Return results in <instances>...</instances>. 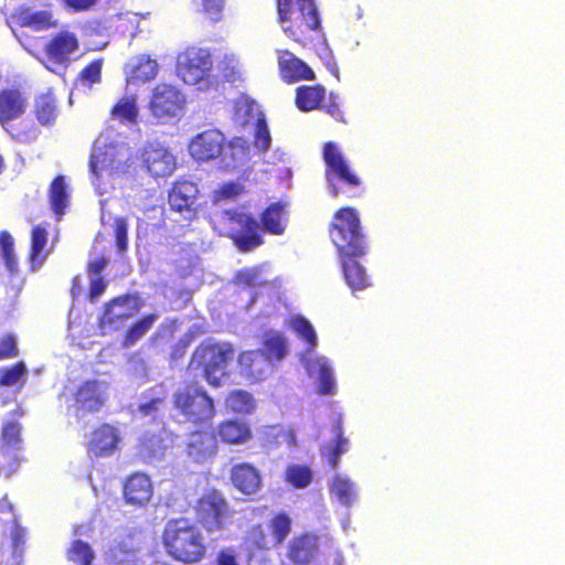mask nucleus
<instances>
[{"mask_svg": "<svg viewBox=\"0 0 565 565\" xmlns=\"http://www.w3.org/2000/svg\"><path fill=\"white\" fill-rule=\"evenodd\" d=\"M28 108V98L19 88H3L0 90V125L15 140L25 141L34 137L31 130L21 129L13 124L24 115Z\"/></svg>", "mask_w": 565, "mask_h": 565, "instance_id": "obj_10", "label": "nucleus"}, {"mask_svg": "<svg viewBox=\"0 0 565 565\" xmlns=\"http://www.w3.org/2000/svg\"><path fill=\"white\" fill-rule=\"evenodd\" d=\"M334 437V444L324 447L321 451L331 469L338 467L340 457L349 449V440L343 436L341 425L337 426Z\"/></svg>", "mask_w": 565, "mask_h": 565, "instance_id": "obj_40", "label": "nucleus"}, {"mask_svg": "<svg viewBox=\"0 0 565 565\" xmlns=\"http://www.w3.org/2000/svg\"><path fill=\"white\" fill-rule=\"evenodd\" d=\"M334 391H335V384H334L332 370L326 364L320 365V367H319V388H318L319 394L329 395V394H333Z\"/></svg>", "mask_w": 565, "mask_h": 565, "instance_id": "obj_52", "label": "nucleus"}, {"mask_svg": "<svg viewBox=\"0 0 565 565\" xmlns=\"http://www.w3.org/2000/svg\"><path fill=\"white\" fill-rule=\"evenodd\" d=\"M277 20L294 42L307 46L321 34V20L315 0H275Z\"/></svg>", "mask_w": 565, "mask_h": 565, "instance_id": "obj_3", "label": "nucleus"}, {"mask_svg": "<svg viewBox=\"0 0 565 565\" xmlns=\"http://www.w3.org/2000/svg\"><path fill=\"white\" fill-rule=\"evenodd\" d=\"M137 299L136 296L126 294L106 302L97 323L100 334L106 335L122 329L139 309Z\"/></svg>", "mask_w": 565, "mask_h": 565, "instance_id": "obj_12", "label": "nucleus"}, {"mask_svg": "<svg viewBox=\"0 0 565 565\" xmlns=\"http://www.w3.org/2000/svg\"><path fill=\"white\" fill-rule=\"evenodd\" d=\"M158 75V63L146 54L136 57L127 72V83L143 84L154 79Z\"/></svg>", "mask_w": 565, "mask_h": 565, "instance_id": "obj_28", "label": "nucleus"}, {"mask_svg": "<svg viewBox=\"0 0 565 565\" xmlns=\"http://www.w3.org/2000/svg\"><path fill=\"white\" fill-rule=\"evenodd\" d=\"M25 374L26 366L22 361L0 367V387L15 385Z\"/></svg>", "mask_w": 565, "mask_h": 565, "instance_id": "obj_48", "label": "nucleus"}, {"mask_svg": "<svg viewBox=\"0 0 565 565\" xmlns=\"http://www.w3.org/2000/svg\"><path fill=\"white\" fill-rule=\"evenodd\" d=\"M330 491L344 505H351L355 499L353 483L348 478L335 476L331 482Z\"/></svg>", "mask_w": 565, "mask_h": 565, "instance_id": "obj_46", "label": "nucleus"}, {"mask_svg": "<svg viewBox=\"0 0 565 565\" xmlns=\"http://www.w3.org/2000/svg\"><path fill=\"white\" fill-rule=\"evenodd\" d=\"M209 50L190 46L178 55L177 73L188 85H195L209 77L212 70Z\"/></svg>", "mask_w": 565, "mask_h": 565, "instance_id": "obj_14", "label": "nucleus"}, {"mask_svg": "<svg viewBox=\"0 0 565 565\" xmlns=\"http://www.w3.org/2000/svg\"><path fill=\"white\" fill-rule=\"evenodd\" d=\"M234 279L237 285L248 288L268 285V281L263 277V268L260 266L242 268L235 274Z\"/></svg>", "mask_w": 565, "mask_h": 565, "instance_id": "obj_44", "label": "nucleus"}, {"mask_svg": "<svg viewBox=\"0 0 565 565\" xmlns=\"http://www.w3.org/2000/svg\"><path fill=\"white\" fill-rule=\"evenodd\" d=\"M119 443L118 429L108 423H103L89 433L85 448L92 457L105 458L115 454Z\"/></svg>", "mask_w": 565, "mask_h": 565, "instance_id": "obj_16", "label": "nucleus"}, {"mask_svg": "<svg viewBox=\"0 0 565 565\" xmlns=\"http://www.w3.org/2000/svg\"><path fill=\"white\" fill-rule=\"evenodd\" d=\"M230 479L233 487L245 495H252L262 488V476L258 469L249 462H239L232 466Z\"/></svg>", "mask_w": 565, "mask_h": 565, "instance_id": "obj_23", "label": "nucleus"}, {"mask_svg": "<svg viewBox=\"0 0 565 565\" xmlns=\"http://www.w3.org/2000/svg\"><path fill=\"white\" fill-rule=\"evenodd\" d=\"M318 548V536L311 532H303L289 541L287 557L294 565H310Z\"/></svg>", "mask_w": 565, "mask_h": 565, "instance_id": "obj_21", "label": "nucleus"}, {"mask_svg": "<svg viewBox=\"0 0 565 565\" xmlns=\"http://www.w3.org/2000/svg\"><path fill=\"white\" fill-rule=\"evenodd\" d=\"M139 115L136 96H124L110 110L113 119L120 122H136Z\"/></svg>", "mask_w": 565, "mask_h": 565, "instance_id": "obj_38", "label": "nucleus"}, {"mask_svg": "<svg viewBox=\"0 0 565 565\" xmlns=\"http://www.w3.org/2000/svg\"><path fill=\"white\" fill-rule=\"evenodd\" d=\"M65 8L73 12H83L94 8L98 0H62Z\"/></svg>", "mask_w": 565, "mask_h": 565, "instance_id": "obj_59", "label": "nucleus"}, {"mask_svg": "<svg viewBox=\"0 0 565 565\" xmlns=\"http://www.w3.org/2000/svg\"><path fill=\"white\" fill-rule=\"evenodd\" d=\"M286 481L297 489H303L311 483L312 471L308 466L290 465L286 469Z\"/></svg>", "mask_w": 565, "mask_h": 565, "instance_id": "obj_47", "label": "nucleus"}, {"mask_svg": "<svg viewBox=\"0 0 565 565\" xmlns=\"http://www.w3.org/2000/svg\"><path fill=\"white\" fill-rule=\"evenodd\" d=\"M79 50V40L75 32L60 30L45 43L41 60L42 64L51 72L56 67L66 68L74 55Z\"/></svg>", "mask_w": 565, "mask_h": 565, "instance_id": "obj_11", "label": "nucleus"}, {"mask_svg": "<svg viewBox=\"0 0 565 565\" xmlns=\"http://www.w3.org/2000/svg\"><path fill=\"white\" fill-rule=\"evenodd\" d=\"M234 347L231 343L205 340L193 351L189 367L201 370L205 381L213 387L221 385V375L228 363L234 359Z\"/></svg>", "mask_w": 565, "mask_h": 565, "instance_id": "obj_5", "label": "nucleus"}, {"mask_svg": "<svg viewBox=\"0 0 565 565\" xmlns=\"http://www.w3.org/2000/svg\"><path fill=\"white\" fill-rule=\"evenodd\" d=\"M190 343H191V339L189 337H183V338L179 339L171 347L170 360L171 361H178V360L182 359L185 355L186 350H188Z\"/></svg>", "mask_w": 565, "mask_h": 565, "instance_id": "obj_58", "label": "nucleus"}, {"mask_svg": "<svg viewBox=\"0 0 565 565\" xmlns=\"http://www.w3.org/2000/svg\"><path fill=\"white\" fill-rule=\"evenodd\" d=\"M189 152L198 162L218 159L223 168L235 169L248 159L249 145L241 137L226 141L218 129H206L191 139Z\"/></svg>", "mask_w": 565, "mask_h": 565, "instance_id": "obj_2", "label": "nucleus"}, {"mask_svg": "<svg viewBox=\"0 0 565 565\" xmlns=\"http://www.w3.org/2000/svg\"><path fill=\"white\" fill-rule=\"evenodd\" d=\"M0 249L2 255L14 252L13 238L11 234L7 231L0 232Z\"/></svg>", "mask_w": 565, "mask_h": 565, "instance_id": "obj_62", "label": "nucleus"}, {"mask_svg": "<svg viewBox=\"0 0 565 565\" xmlns=\"http://www.w3.org/2000/svg\"><path fill=\"white\" fill-rule=\"evenodd\" d=\"M244 191L243 184L230 181L221 184L216 193L218 199H235L244 193Z\"/></svg>", "mask_w": 565, "mask_h": 565, "instance_id": "obj_55", "label": "nucleus"}, {"mask_svg": "<svg viewBox=\"0 0 565 565\" xmlns=\"http://www.w3.org/2000/svg\"><path fill=\"white\" fill-rule=\"evenodd\" d=\"M49 233L42 225H35L31 232V247L29 259L32 264V269L41 266L47 257L45 246L47 244Z\"/></svg>", "mask_w": 565, "mask_h": 565, "instance_id": "obj_31", "label": "nucleus"}, {"mask_svg": "<svg viewBox=\"0 0 565 565\" xmlns=\"http://www.w3.org/2000/svg\"><path fill=\"white\" fill-rule=\"evenodd\" d=\"M49 200L52 211L56 215H63L68 205V191L64 175H56L49 189Z\"/></svg>", "mask_w": 565, "mask_h": 565, "instance_id": "obj_32", "label": "nucleus"}, {"mask_svg": "<svg viewBox=\"0 0 565 565\" xmlns=\"http://www.w3.org/2000/svg\"><path fill=\"white\" fill-rule=\"evenodd\" d=\"M263 351L267 360L280 361L287 353V341L280 332H273L265 335Z\"/></svg>", "mask_w": 565, "mask_h": 565, "instance_id": "obj_39", "label": "nucleus"}, {"mask_svg": "<svg viewBox=\"0 0 565 565\" xmlns=\"http://www.w3.org/2000/svg\"><path fill=\"white\" fill-rule=\"evenodd\" d=\"M277 65L280 79L286 84L315 81V71L289 50H277Z\"/></svg>", "mask_w": 565, "mask_h": 565, "instance_id": "obj_17", "label": "nucleus"}, {"mask_svg": "<svg viewBox=\"0 0 565 565\" xmlns=\"http://www.w3.org/2000/svg\"><path fill=\"white\" fill-rule=\"evenodd\" d=\"M17 20L21 26H29L34 30H47L57 26L53 13L47 10L32 11L29 8H22L17 13Z\"/></svg>", "mask_w": 565, "mask_h": 565, "instance_id": "obj_29", "label": "nucleus"}, {"mask_svg": "<svg viewBox=\"0 0 565 565\" xmlns=\"http://www.w3.org/2000/svg\"><path fill=\"white\" fill-rule=\"evenodd\" d=\"M263 363L259 354L254 351H247L239 354L238 364L241 372L253 381H259L263 379L264 372L258 366Z\"/></svg>", "mask_w": 565, "mask_h": 565, "instance_id": "obj_43", "label": "nucleus"}, {"mask_svg": "<svg viewBox=\"0 0 565 565\" xmlns=\"http://www.w3.org/2000/svg\"><path fill=\"white\" fill-rule=\"evenodd\" d=\"M321 109H323L327 114L332 116L334 119H337L339 121H345L343 111L341 109L340 98H339L338 94L330 92L328 95L327 103L324 105L322 104Z\"/></svg>", "mask_w": 565, "mask_h": 565, "instance_id": "obj_54", "label": "nucleus"}, {"mask_svg": "<svg viewBox=\"0 0 565 565\" xmlns=\"http://www.w3.org/2000/svg\"><path fill=\"white\" fill-rule=\"evenodd\" d=\"M226 236L241 253H249L264 244L259 222L250 213L225 211Z\"/></svg>", "mask_w": 565, "mask_h": 565, "instance_id": "obj_9", "label": "nucleus"}, {"mask_svg": "<svg viewBox=\"0 0 565 565\" xmlns=\"http://www.w3.org/2000/svg\"><path fill=\"white\" fill-rule=\"evenodd\" d=\"M19 348L13 334L7 333L0 338V361L17 358Z\"/></svg>", "mask_w": 565, "mask_h": 565, "instance_id": "obj_53", "label": "nucleus"}, {"mask_svg": "<svg viewBox=\"0 0 565 565\" xmlns=\"http://www.w3.org/2000/svg\"><path fill=\"white\" fill-rule=\"evenodd\" d=\"M268 534L271 543V547H280L292 529V520L290 515L284 511L275 513L268 521Z\"/></svg>", "mask_w": 565, "mask_h": 565, "instance_id": "obj_30", "label": "nucleus"}, {"mask_svg": "<svg viewBox=\"0 0 565 565\" xmlns=\"http://www.w3.org/2000/svg\"><path fill=\"white\" fill-rule=\"evenodd\" d=\"M253 143L260 152H266L270 148L271 137L264 116L256 119Z\"/></svg>", "mask_w": 565, "mask_h": 565, "instance_id": "obj_49", "label": "nucleus"}, {"mask_svg": "<svg viewBox=\"0 0 565 565\" xmlns=\"http://www.w3.org/2000/svg\"><path fill=\"white\" fill-rule=\"evenodd\" d=\"M142 162L153 178H164L175 169V160L171 152L158 146H148L142 152Z\"/></svg>", "mask_w": 565, "mask_h": 565, "instance_id": "obj_22", "label": "nucleus"}, {"mask_svg": "<svg viewBox=\"0 0 565 565\" xmlns=\"http://www.w3.org/2000/svg\"><path fill=\"white\" fill-rule=\"evenodd\" d=\"M224 405L227 411L234 414L248 415L256 407L253 395L244 390H235L225 397Z\"/></svg>", "mask_w": 565, "mask_h": 565, "instance_id": "obj_33", "label": "nucleus"}, {"mask_svg": "<svg viewBox=\"0 0 565 565\" xmlns=\"http://www.w3.org/2000/svg\"><path fill=\"white\" fill-rule=\"evenodd\" d=\"M7 269L11 275H15L19 271V263L15 253L2 255Z\"/></svg>", "mask_w": 565, "mask_h": 565, "instance_id": "obj_63", "label": "nucleus"}, {"mask_svg": "<svg viewBox=\"0 0 565 565\" xmlns=\"http://www.w3.org/2000/svg\"><path fill=\"white\" fill-rule=\"evenodd\" d=\"M218 451V443L214 431L194 430L189 435L185 452L194 462L211 460Z\"/></svg>", "mask_w": 565, "mask_h": 565, "instance_id": "obj_19", "label": "nucleus"}, {"mask_svg": "<svg viewBox=\"0 0 565 565\" xmlns=\"http://www.w3.org/2000/svg\"><path fill=\"white\" fill-rule=\"evenodd\" d=\"M204 15L212 22H220L224 17L226 0H201Z\"/></svg>", "mask_w": 565, "mask_h": 565, "instance_id": "obj_51", "label": "nucleus"}, {"mask_svg": "<svg viewBox=\"0 0 565 565\" xmlns=\"http://www.w3.org/2000/svg\"><path fill=\"white\" fill-rule=\"evenodd\" d=\"M107 264L108 259L104 256L89 260L86 266L89 277L100 276V273L106 268Z\"/></svg>", "mask_w": 565, "mask_h": 565, "instance_id": "obj_61", "label": "nucleus"}, {"mask_svg": "<svg viewBox=\"0 0 565 565\" xmlns=\"http://www.w3.org/2000/svg\"><path fill=\"white\" fill-rule=\"evenodd\" d=\"M291 329L306 342L307 350L311 351L317 347V334L311 323L302 316H296L290 320Z\"/></svg>", "mask_w": 565, "mask_h": 565, "instance_id": "obj_45", "label": "nucleus"}, {"mask_svg": "<svg viewBox=\"0 0 565 565\" xmlns=\"http://www.w3.org/2000/svg\"><path fill=\"white\" fill-rule=\"evenodd\" d=\"M198 523L207 534L225 531L232 522L234 510L217 489L205 490L193 504Z\"/></svg>", "mask_w": 565, "mask_h": 565, "instance_id": "obj_7", "label": "nucleus"}, {"mask_svg": "<svg viewBox=\"0 0 565 565\" xmlns=\"http://www.w3.org/2000/svg\"><path fill=\"white\" fill-rule=\"evenodd\" d=\"M161 544L166 554L183 565H195L207 555V543L195 522L185 516L168 520L161 532Z\"/></svg>", "mask_w": 565, "mask_h": 565, "instance_id": "obj_1", "label": "nucleus"}, {"mask_svg": "<svg viewBox=\"0 0 565 565\" xmlns=\"http://www.w3.org/2000/svg\"><path fill=\"white\" fill-rule=\"evenodd\" d=\"M108 383L97 379L82 381L73 391V406L77 415L99 413L108 402Z\"/></svg>", "mask_w": 565, "mask_h": 565, "instance_id": "obj_13", "label": "nucleus"}, {"mask_svg": "<svg viewBox=\"0 0 565 565\" xmlns=\"http://www.w3.org/2000/svg\"><path fill=\"white\" fill-rule=\"evenodd\" d=\"M33 113L42 126H51L55 122L58 107L53 89L50 88L34 98Z\"/></svg>", "mask_w": 565, "mask_h": 565, "instance_id": "obj_27", "label": "nucleus"}, {"mask_svg": "<svg viewBox=\"0 0 565 565\" xmlns=\"http://www.w3.org/2000/svg\"><path fill=\"white\" fill-rule=\"evenodd\" d=\"M217 443L225 446H242L253 439L250 424L237 418L221 420L215 427Z\"/></svg>", "mask_w": 565, "mask_h": 565, "instance_id": "obj_20", "label": "nucleus"}, {"mask_svg": "<svg viewBox=\"0 0 565 565\" xmlns=\"http://www.w3.org/2000/svg\"><path fill=\"white\" fill-rule=\"evenodd\" d=\"M107 281L102 276L89 277V288L87 299L90 302L96 301L106 290Z\"/></svg>", "mask_w": 565, "mask_h": 565, "instance_id": "obj_56", "label": "nucleus"}, {"mask_svg": "<svg viewBox=\"0 0 565 565\" xmlns=\"http://www.w3.org/2000/svg\"><path fill=\"white\" fill-rule=\"evenodd\" d=\"M328 232L339 258H360L367 254L369 243L355 209H339L333 214Z\"/></svg>", "mask_w": 565, "mask_h": 565, "instance_id": "obj_4", "label": "nucleus"}, {"mask_svg": "<svg viewBox=\"0 0 565 565\" xmlns=\"http://www.w3.org/2000/svg\"><path fill=\"white\" fill-rule=\"evenodd\" d=\"M263 233L282 235L287 226L286 205L281 202L270 203L259 216Z\"/></svg>", "mask_w": 565, "mask_h": 565, "instance_id": "obj_26", "label": "nucleus"}, {"mask_svg": "<svg viewBox=\"0 0 565 565\" xmlns=\"http://www.w3.org/2000/svg\"><path fill=\"white\" fill-rule=\"evenodd\" d=\"M198 188L191 181H177L168 195L170 209L175 212L190 211L196 199Z\"/></svg>", "mask_w": 565, "mask_h": 565, "instance_id": "obj_25", "label": "nucleus"}, {"mask_svg": "<svg viewBox=\"0 0 565 565\" xmlns=\"http://www.w3.org/2000/svg\"><path fill=\"white\" fill-rule=\"evenodd\" d=\"M183 105L184 98L178 88L160 83L152 90L149 109L157 119H168L177 116Z\"/></svg>", "mask_w": 565, "mask_h": 565, "instance_id": "obj_15", "label": "nucleus"}, {"mask_svg": "<svg viewBox=\"0 0 565 565\" xmlns=\"http://www.w3.org/2000/svg\"><path fill=\"white\" fill-rule=\"evenodd\" d=\"M114 235L118 253L122 254L128 248V222L124 216L114 220Z\"/></svg>", "mask_w": 565, "mask_h": 565, "instance_id": "obj_50", "label": "nucleus"}, {"mask_svg": "<svg viewBox=\"0 0 565 565\" xmlns=\"http://www.w3.org/2000/svg\"><path fill=\"white\" fill-rule=\"evenodd\" d=\"M326 66L328 68V71L337 78L339 79L340 78V70H339V66L337 64V62L331 58L330 61H328L326 63Z\"/></svg>", "mask_w": 565, "mask_h": 565, "instance_id": "obj_64", "label": "nucleus"}, {"mask_svg": "<svg viewBox=\"0 0 565 565\" xmlns=\"http://www.w3.org/2000/svg\"><path fill=\"white\" fill-rule=\"evenodd\" d=\"M327 97V89L321 84L300 85L295 92V105L303 113L321 109Z\"/></svg>", "mask_w": 565, "mask_h": 565, "instance_id": "obj_24", "label": "nucleus"}, {"mask_svg": "<svg viewBox=\"0 0 565 565\" xmlns=\"http://www.w3.org/2000/svg\"><path fill=\"white\" fill-rule=\"evenodd\" d=\"M66 557L75 565H93L95 553L88 543L75 540L71 543Z\"/></svg>", "mask_w": 565, "mask_h": 565, "instance_id": "obj_42", "label": "nucleus"}, {"mask_svg": "<svg viewBox=\"0 0 565 565\" xmlns=\"http://www.w3.org/2000/svg\"><path fill=\"white\" fill-rule=\"evenodd\" d=\"M157 319L158 316L156 313H150L132 323L124 334L121 341L122 348H130L141 338H143L152 328Z\"/></svg>", "mask_w": 565, "mask_h": 565, "instance_id": "obj_37", "label": "nucleus"}, {"mask_svg": "<svg viewBox=\"0 0 565 565\" xmlns=\"http://www.w3.org/2000/svg\"><path fill=\"white\" fill-rule=\"evenodd\" d=\"M324 178L332 196L359 189L362 184L360 175L351 168L340 147L333 141H327L322 149Z\"/></svg>", "mask_w": 565, "mask_h": 565, "instance_id": "obj_8", "label": "nucleus"}, {"mask_svg": "<svg viewBox=\"0 0 565 565\" xmlns=\"http://www.w3.org/2000/svg\"><path fill=\"white\" fill-rule=\"evenodd\" d=\"M104 66V58L98 57L90 61L84 66L74 79L75 87L93 88L94 85L102 82V72Z\"/></svg>", "mask_w": 565, "mask_h": 565, "instance_id": "obj_35", "label": "nucleus"}, {"mask_svg": "<svg viewBox=\"0 0 565 565\" xmlns=\"http://www.w3.org/2000/svg\"><path fill=\"white\" fill-rule=\"evenodd\" d=\"M22 425L15 420H6L0 428V447L20 450L22 448Z\"/></svg>", "mask_w": 565, "mask_h": 565, "instance_id": "obj_36", "label": "nucleus"}, {"mask_svg": "<svg viewBox=\"0 0 565 565\" xmlns=\"http://www.w3.org/2000/svg\"><path fill=\"white\" fill-rule=\"evenodd\" d=\"M347 284L352 290H361L369 287V278L363 267L354 258H340Z\"/></svg>", "mask_w": 565, "mask_h": 565, "instance_id": "obj_34", "label": "nucleus"}, {"mask_svg": "<svg viewBox=\"0 0 565 565\" xmlns=\"http://www.w3.org/2000/svg\"><path fill=\"white\" fill-rule=\"evenodd\" d=\"M244 542L256 551H268L271 547L269 534L260 523L253 524L246 530Z\"/></svg>", "mask_w": 565, "mask_h": 565, "instance_id": "obj_41", "label": "nucleus"}, {"mask_svg": "<svg viewBox=\"0 0 565 565\" xmlns=\"http://www.w3.org/2000/svg\"><path fill=\"white\" fill-rule=\"evenodd\" d=\"M215 565H239L237 555L233 548H223L218 551L215 557Z\"/></svg>", "mask_w": 565, "mask_h": 565, "instance_id": "obj_60", "label": "nucleus"}, {"mask_svg": "<svg viewBox=\"0 0 565 565\" xmlns=\"http://www.w3.org/2000/svg\"><path fill=\"white\" fill-rule=\"evenodd\" d=\"M173 407L193 426L210 425L216 415L214 399L196 383H190L173 394Z\"/></svg>", "mask_w": 565, "mask_h": 565, "instance_id": "obj_6", "label": "nucleus"}, {"mask_svg": "<svg viewBox=\"0 0 565 565\" xmlns=\"http://www.w3.org/2000/svg\"><path fill=\"white\" fill-rule=\"evenodd\" d=\"M152 495V482L143 472H132L122 482V498L126 504L136 509L146 508Z\"/></svg>", "mask_w": 565, "mask_h": 565, "instance_id": "obj_18", "label": "nucleus"}, {"mask_svg": "<svg viewBox=\"0 0 565 565\" xmlns=\"http://www.w3.org/2000/svg\"><path fill=\"white\" fill-rule=\"evenodd\" d=\"M108 167L106 153H92L89 159V169L92 174L98 179L100 173Z\"/></svg>", "mask_w": 565, "mask_h": 565, "instance_id": "obj_57", "label": "nucleus"}]
</instances>
